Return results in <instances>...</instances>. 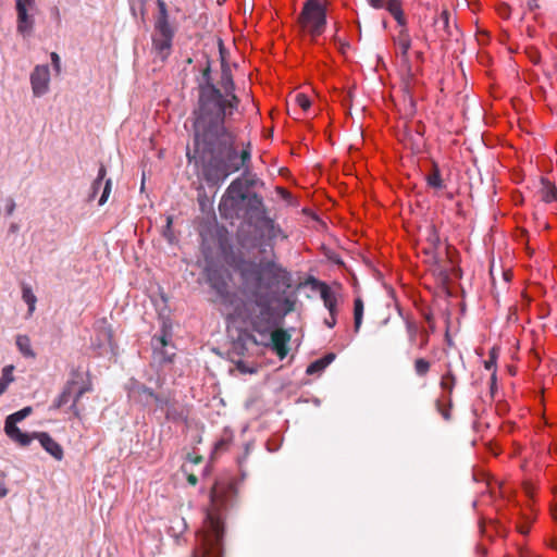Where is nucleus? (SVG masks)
Listing matches in <instances>:
<instances>
[{"instance_id": "1", "label": "nucleus", "mask_w": 557, "mask_h": 557, "mask_svg": "<svg viewBox=\"0 0 557 557\" xmlns=\"http://www.w3.org/2000/svg\"><path fill=\"white\" fill-rule=\"evenodd\" d=\"M202 77L193 111L194 149L187 151V158L201 169L209 185H219L250 162V145L238 153L235 135L226 126V121L240 103L231 72L222 71L220 84L223 91L211 82L209 66L203 70Z\"/></svg>"}, {"instance_id": "2", "label": "nucleus", "mask_w": 557, "mask_h": 557, "mask_svg": "<svg viewBox=\"0 0 557 557\" xmlns=\"http://www.w3.org/2000/svg\"><path fill=\"white\" fill-rule=\"evenodd\" d=\"M239 276L238 293L243 298L235 305L233 317L259 335L253 343L271 349L283 360L290 335L276 329L274 302L281 289L290 286V274L273 259H240L235 265Z\"/></svg>"}, {"instance_id": "3", "label": "nucleus", "mask_w": 557, "mask_h": 557, "mask_svg": "<svg viewBox=\"0 0 557 557\" xmlns=\"http://www.w3.org/2000/svg\"><path fill=\"white\" fill-rule=\"evenodd\" d=\"M237 495L235 478L225 475L215 480L191 557H223L224 520L227 511L236 505Z\"/></svg>"}, {"instance_id": "4", "label": "nucleus", "mask_w": 557, "mask_h": 557, "mask_svg": "<svg viewBox=\"0 0 557 557\" xmlns=\"http://www.w3.org/2000/svg\"><path fill=\"white\" fill-rule=\"evenodd\" d=\"M256 182L255 175L245 172L240 177H237L230 184L219 203V212L222 218L238 219L242 216L246 193Z\"/></svg>"}, {"instance_id": "5", "label": "nucleus", "mask_w": 557, "mask_h": 557, "mask_svg": "<svg viewBox=\"0 0 557 557\" xmlns=\"http://www.w3.org/2000/svg\"><path fill=\"white\" fill-rule=\"evenodd\" d=\"M158 9L159 14L154 22L152 47L158 57L164 61L171 53L175 30L169 22L168 9L164 1L158 0Z\"/></svg>"}, {"instance_id": "6", "label": "nucleus", "mask_w": 557, "mask_h": 557, "mask_svg": "<svg viewBox=\"0 0 557 557\" xmlns=\"http://www.w3.org/2000/svg\"><path fill=\"white\" fill-rule=\"evenodd\" d=\"M302 30L312 38L321 36L326 27V8L321 0H307L298 16Z\"/></svg>"}, {"instance_id": "7", "label": "nucleus", "mask_w": 557, "mask_h": 557, "mask_svg": "<svg viewBox=\"0 0 557 557\" xmlns=\"http://www.w3.org/2000/svg\"><path fill=\"white\" fill-rule=\"evenodd\" d=\"M207 281L210 287L216 293L221 301L224 304L232 302L233 308L243 298V296L240 295V297L237 300H235L234 302L232 301L233 295L230 292L228 276L221 269L208 268Z\"/></svg>"}, {"instance_id": "8", "label": "nucleus", "mask_w": 557, "mask_h": 557, "mask_svg": "<svg viewBox=\"0 0 557 557\" xmlns=\"http://www.w3.org/2000/svg\"><path fill=\"white\" fill-rule=\"evenodd\" d=\"M35 0H16V30L24 38L29 37L34 29V17L28 14L27 8H33Z\"/></svg>"}, {"instance_id": "9", "label": "nucleus", "mask_w": 557, "mask_h": 557, "mask_svg": "<svg viewBox=\"0 0 557 557\" xmlns=\"http://www.w3.org/2000/svg\"><path fill=\"white\" fill-rule=\"evenodd\" d=\"M434 37L432 40L446 41L449 40L457 32V25L450 24V13L447 10H443L433 22Z\"/></svg>"}, {"instance_id": "10", "label": "nucleus", "mask_w": 557, "mask_h": 557, "mask_svg": "<svg viewBox=\"0 0 557 557\" xmlns=\"http://www.w3.org/2000/svg\"><path fill=\"white\" fill-rule=\"evenodd\" d=\"M30 85L35 97H41L49 91L50 71L48 65H36L30 74Z\"/></svg>"}, {"instance_id": "11", "label": "nucleus", "mask_w": 557, "mask_h": 557, "mask_svg": "<svg viewBox=\"0 0 557 557\" xmlns=\"http://www.w3.org/2000/svg\"><path fill=\"white\" fill-rule=\"evenodd\" d=\"M242 216L247 218L248 221L250 223H253L255 225L259 223L263 216H267L263 208L262 198L259 195L246 194V200L244 202V211L242 213Z\"/></svg>"}, {"instance_id": "12", "label": "nucleus", "mask_w": 557, "mask_h": 557, "mask_svg": "<svg viewBox=\"0 0 557 557\" xmlns=\"http://www.w3.org/2000/svg\"><path fill=\"white\" fill-rule=\"evenodd\" d=\"M396 47V54L401 58L405 63H409V50L411 48V36L408 29V23L398 26V32L392 37Z\"/></svg>"}, {"instance_id": "13", "label": "nucleus", "mask_w": 557, "mask_h": 557, "mask_svg": "<svg viewBox=\"0 0 557 557\" xmlns=\"http://www.w3.org/2000/svg\"><path fill=\"white\" fill-rule=\"evenodd\" d=\"M315 288L319 290L320 297L329 313L337 314L338 300L336 293L325 282L321 281H315Z\"/></svg>"}, {"instance_id": "14", "label": "nucleus", "mask_w": 557, "mask_h": 557, "mask_svg": "<svg viewBox=\"0 0 557 557\" xmlns=\"http://www.w3.org/2000/svg\"><path fill=\"white\" fill-rule=\"evenodd\" d=\"M256 227L267 237L269 242L277 238L285 239L287 236L284 234L282 228L275 224L274 220L269 216H263L262 220L256 224Z\"/></svg>"}, {"instance_id": "15", "label": "nucleus", "mask_w": 557, "mask_h": 557, "mask_svg": "<svg viewBox=\"0 0 557 557\" xmlns=\"http://www.w3.org/2000/svg\"><path fill=\"white\" fill-rule=\"evenodd\" d=\"M457 375L454 372L451 363H446L445 372L443 373L440 380V387L445 393V399L449 404L451 403L453 393L457 385Z\"/></svg>"}, {"instance_id": "16", "label": "nucleus", "mask_w": 557, "mask_h": 557, "mask_svg": "<svg viewBox=\"0 0 557 557\" xmlns=\"http://www.w3.org/2000/svg\"><path fill=\"white\" fill-rule=\"evenodd\" d=\"M154 394L156 393L151 388L137 381L131 382L128 387L129 398L143 405H148L151 400H153Z\"/></svg>"}, {"instance_id": "17", "label": "nucleus", "mask_w": 557, "mask_h": 557, "mask_svg": "<svg viewBox=\"0 0 557 557\" xmlns=\"http://www.w3.org/2000/svg\"><path fill=\"white\" fill-rule=\"evenodd\" d=\"M34 437L39 441L42 448L48 454H50L54 459L62 460L63 448L48 433H46V432L34 433Z\"/></svg>"}, {"instance_id": "18", "label": "nucleus", "mask_w": 557, "mask_h": 557, "mask_svg": "<svg viewBox=\"0 0 557 557\" xmlns=\"http://www.w3.org/2000/svg\"><path fill=\"white\" fill-rule=\"evenodd\" d=\"M4 432L5 434L13 441L16 442L21 446H28L34 437L27 433H23L17 426L15 422H11L5 419L4 422Z\"/></svg>"}, {"instance_id": "19", "label": "nucleus", "mask_w": 557, "mask_h": 557, "mask_svg": "<svg viewBox=\"0 0 557 557\" xmlns=\"http://www.w3.org/2000/svg\"><path fill=\"white\" fill-rule=\"evenodd\" d=\"M4 432L5 434L13 441L16 442L21 446H28L34 437L27 433H23L17 426L15 422H11L5 419L4 422Z\"/></svg>"}, {"instance_id": "20", "label": "nucleus", "mask_w": 557, "mask_h": 557, "mask_svg": "<svg viewBox=\"0 0 557 557\" xmlns=\"http://www.w3.org/2000/svg\"><path fill=\"white\" fill-rule=\"evenodd\" d=\"M187 409L175 398L172 400V403L169 404V407L165 409V419L168 421L183 422L187 420Z\"/></svg>"}, {"instance_id": "21", "label": "nucleus", "mask_w": 557, "mask_h": 557, "mask_svg": "<svg viewBox=\"0 0 557 557\" xmlns=\"http://www.w3.org/2000/svg\"><path fill=\"white\" fill-rule=\"evenodd\" d=\"M171 339V334L166 330H162L160 335H154L152 337V345L156 351L160 350L163 356V361L171 362L174 352L169 354L166 350V346L169 345Z\"/></svg>"}, {"instance_id": "22", "label": "nucleus", "mask_w": 557, "mask_h": 557, "mask_svg": "<svg viewBox=\"0 0 557 557\" xmlns=\"http://www.w3.org/2000/svg\"><path fill=\"white\" fill-rule=\"evenodd\" d=\"M78 385V382L74 379L69 380L64 385L61 394L54 399L52 404L53 409H59L66 405L73 397L74 388Z\"/></svg>"}, {"instance_id": "23", "label": "nucleus", "mask_w": 557, "mask_h": 557, "mask_svg": "<svg viewBox=\"0 0 557 557\" xmlns=\"http://www.w3.org/2000/svg\"><path fill=\"white\" fill-rule=\"evenodd\" d=\"M90 391H91L90 382H83L81 385L78 384L74 388V393H73V397H72V405L70 406V411L73 413L74 417L81 418V408L78 407V401L85 393H88Z\"/></svg>"}, {"instance_id": "24", "label": "nucleus", "mask_w": 557, "mask_h": 557, "mask_svg": "<svg viewBox=\"0 0 557 557\" xmlns=\"http://www.w3.org/2000/svg\"><path fill=\"white\" fill-rule=\"evenodd\" d=\"M384 9L395 18L398 26H404L407 23L400 0H387Z\"/></svg>"}, {"instance_id": "25", "label": "nucleus", "mask_w": 557, "mask_h": 557, "mask_svg": "<svg viewBox=\"0 0 557 557\" xmlns=\"http://www.w3.org/2000/svg\"><path fill=\"white\" fill-rule=\"evenodd\" d=\"M540 198L545 203H552L557 200V187L546 178L541 180Z\"/></svg>"}, {"instance_id": "26", "label": "nucleus", "mask_w": 557, "mask_h": 557, "mask_svg": "<svg viewBox=\"0 0 557 557\" xmlns=\"http://www.w3.org/2000/svg\"><path fill=\"white\" fill-rule=\"evenodd\" d=\"M424 319L428 322V329L420 330L419 348L425 349L430 342V335L435 332V322L431 312L424 313Z\"/></svg>"}, {"instance_id": "27", "label": "nucleus", "mask_w": 557, "mask_h": 557, "mask_svg": "<svg viewBox=\"0 0 557 557\" xmlns=\"http://www.w3.org/2000/svg\"><path fill=\"white\" fill-rule=\"evenodd\" d=\"M431 368L432 362L424 357H418L413 360L414 374L420 379L426 377L431 371Z\"/></svg>"}, {"instance_id": "28", "label": "nucleus", "mask_w": 557, "mask_h": 557, "mask_svg": "<svg viewBox=\"0 0 557 557\" xmlns=\"http://www.w3.org/2000/svg\"><path fill=\"white\" fill-rule=\"evenodd\" d=\"M426 183L430 187L435 189H443L445 187L437 164H433L431 172L426 175Z\"/></svg>"}, {"instance_id": "29", "label": "nucleus", "mask_w": 557, "mask_h": 557, "mask_svg": "<svg viewBox=\"0 0 557 557\" xmlns=\"http://www.w3.org/2000/svg\"><path fill=\"white\" fill-rule=\"evenodd\" d=\"M16 346L20 352L27 358H35V352L32 349V343L27 335H17Z\"/></svg>"}, {"instance_id": "30", "label": "nucleus", "mask_w": 557, "mask_h": 557, "mask_svg": "<svg viewBox=\"0 0 557 557\" xmlns=\"http://www.w3.org/2000/svg\"><path fill=\"white\" fill-rule=\"evenodd\" d=\"M364 305L360 297L354 300V329L355 332H359L363 319Z\"/></svg>"}, {"instance_id": "31", "label": "nucleus", "mask_w": 557, "mask_h": 557, "mask_svg": "<svg viewBox=\"0 0 557 557\" xmlns=\"http://www.w3.org/2000/svg\"><path fill=\"white\" fill-rule=\"evenodd\" d=\"M13 370V366H7L2 369V374L0 377V396L5 393L9 385L14 381Z\"/></svg>"}, {"instance_id": "32", "label": "nucleus", "mask_w": 557, "mask_h": 557, "mask_svg": "<svg viewBox=\"0 0 557 557\" xmlns=\"http://www.w3.org/2000/svg\"><path fill=\"white\" fill-rule=\"evenodd\" d=\"M22 299L27 304L28 314L32 315L33 312L35 311L37 297L33 293L32 288L27 285H24L22 287Z\"/></svg>"}, {"instance_id": "33", "label": "nucleus", "mask_w": 557, "mask_h": 557, "mask_svg": "<svg viewBox=\"0 0 557 557\" xmlns=\"http://www.w3.org/2000/svg\"><path fill=\"white\" fill-rule=\"evenodd\" d=\"M106 175H107L106 166L103 164H101L98 170L97 178L94 181V183L91 185V195H90L91 198L96 197V195L98 194Z\"/></svg>"}, {"instance_id": "34", "label": "nucleus", "mask_w": 557, "mask_h": 557, "mask_svg": "<svg viewBox=\"0 0 557 557\" xmlns=\"http://www.w3.org/2000/svg\"><path fill=\"white\" fill-rule=\"evenodd\" d=\"M406 331L408 334L409 342L411 344H413L417 341L418 335H420V329H419L418 324L414 321L407 319L406 320Z\"/></svg>"}, {"instance_id": "35", "label": "nucleus", "mask_w": 557, "mask_h": 557, "mask_svg": "<svg viewBox=\"0 0 557 557\" xmlns=\"http://www.w3.org/2000/svg\"><path fill=\"white\" fill-rule=\"evenodd\" d=\"M496 354L494 352V350L491 351L490 354V358L487 360L484 361V367L486 370H492V376H491V383H492V387L495 385L496 383Z\"/></svg>"}, {"instance_id": "36", "label": "nucleus", "mask_w": 557, "mask_h": 557, "mask_svg": "<svg viewBox=\"0 0 557 557\" xmlns=\"http://www.w3.org/2000/svg\"><path fill=\"white\" fill-rule=\"evenodd\" d=\"M32 413V408L30 407H25L10 416L7 417L8 420H10L11 422H21L22 420H24L26 417H28L29 414Z\"/></svg>"}, {"instance_id": "37", "label": "nucleus", "mask_w": 557, "mask_h": 557, "mask_svg": "<svg viewBox=\"0 0 557 557\" xmlns=\"http://www.w3.org/2000/svg\"><path fill=\"white\" fill-rule=\"evenodd\" d=\"M174 398L171 395L154 394L153 400L157 403L158 408L164 410L169 407Z\"/></svg>"}, {"instance_id": "38", "label": "nucleus", "mask_w": 557, "mask_h": 557, "mask_svg": "<svg viewBox=\"0 0 557 557\" xmlns=\"http://www.w3.org/2000/svg\"><path fill=\"white\" fill-rule=\"evenodd\" d=\"M295 102L304 111H307L311 107V101L309 97L305 94H297L295 96Z\"/></svg>"}, {"instance_id": "39", "label": "nucleus", "mask_w": 557, "mask_h": 557, "mask_svg": "<svg viewBox=\"0 0 557 557\" xmlns=\"http://www.w3.org/2000/svg\"><path fill=\"white\" fill-rule=\"evenodd\" d=\"M324 369V364L322 363V361H320V359H318L308 366L306 372L307 374L312 375L314 373L323 371Z\"/></svg>"}, {"instance_id": "40", "label": "nucleus", "mask_w": 557, "mask_h": 557, "mask_svg": "<svg viewBox=\"0 0 557 557\" xmlns=\"http://www.w3.org/2000/svg\"><path fill=\"white\" fill-rule=\"evenodd\" d=\"M450 407H451V404L449 405L448 401H447V406L446 407L442 404L441 400L436 401L437 411L442 414V417L445 420H449L450 419Z\"/></svg>"}, {"instance_id": "41", "label": "nucleus", "mask_w": 557, "mask_h": 557, "mask_svg": "<svg viewBox=\"0 0 557 557\" xmlns=\"http://www.w3.org/2000/svg\"><path fill=\"white\" fill-rule=\"evenodd\" d=\"M111 186H112L111 180H107L104 183V186H103L101 197L99 199V206H102L108 200L109 195L111 193Z\"/></svg>"}, {"instance_id": "42", "label": "nucleus", "mask_w": 557, "mask_h": 557, "mask_svg": "<svg viewBox=\"0 0 557 557\" xmlns=\"http://www.w3.org/2000/svg\"><path fill=\"white\" fill-rule=\"evenodd\" d=\"M172 223L173 219L172 216L166 218V225L163 230V236L168 238L170 242L172 240L173 234H172Z\"/></svg>"}, {"instance_id": "43", "label": "nucleus", "mask_w": 557, "mask_h": 557, "mask_svg": "<svg viewBox=\"0 0 557 557\" xmlns=\"http://www.w3.org/2000/svg\"><path fill=\"white\" fill-rule=\"evenodd\" d=\"M531 522H532L531 519H527L525 521L520 522L517 525V529H518L519 533H521L523 535H527L530 532Z\"/></svg>"}, {"instance_id": "44", "label": "nucleus", "mask_w": 557, "mask_h": 557, "mask_svg": "<svg viewBox=\"0 0 557 557\" xmlns=\"http://www.w3.org/2000/svg\"><path fill=\"white\" fill-rule=\"evenodd\" d=\"M367 2L373 9L380 10L385 8L387 0H367Z\"/></svg>"}, {"instance_id": "45", "label": "nucleus", "mask_w": 557, "mask_h": 557, "mask_svg": "<svg viewBox=\"0 0 557 557\" xmlns=\"http://www.w3.org/2000/svg\"><path fill=\"white\" fill-rule=\"evenodd\" d=\"M523 491L528 497L533 498L535 486L531 482H524Z\"/></svg>"}, {"instance_id": "46", "label": "nucleus", "mask_w": 557, "mask_h": 557, "mask_svg": "<svg viewBox=\"0 0 557 557\" xmlns=\"http://www.w3.org/2000/svg\"><path fill=\"white\" fill-rule=\"evenodd\" d=\"M337 323V314H332V313H329V318H326L324 320V324L330 327V329H333Z\"/></svg>"}, {"instance_id": "47", "label": "nucleus", "mask_w": 557, "mask_h": 557, "mask_svg": "<svg viewBox=\"0 0 557 557\" xmlns=\"http://www.w3.org/2000/svg\"><path fill=\"white\" fill-rule=\"evenodd\" d=\"M230 444L228 440L222 438L215 443L214 449L216 451L225 450Z\"/></svg>"}, {"instance_id": "48", "label": "nucleus", "mask_w": 557, "mask_h": 557, "mask_svg": "<svg viewBox=\"0 0 557 557\" xmlns=\"http://www.w3.org/2000/svg\"><path fill=\"white\" fill-rule=\"evenodd\" d=\"M51 61H52V65H53L54 70L57 71V73H59L61 70V63H60V58H59L58 53H55V52L51 53Z\"/></svg>"}, {"instance_id": "49", "label": "nucleus", "mask_w": 557, "mask_h": 557, "mask_svg": "<svg viewBox=\"0 0 557 557\" xmlns=\"http://www.w3.org/2000/svg\"><path fill=\"white\" fill-rule=\"evenodd\" d=\"M334 358H335L334 354H327L324 357L320 358V361H322V363L326 368L334 360Z\"/></svg>"}, {"instance_id": "50", "label": "nucleus", "mask_w": 557, "mask_h": 557, "mask_svg": "<svg viewBox=\"0 0 557 557\" xmlns=\"http://www.w3.org/2000/svg\"><path fill=\"white\" fill-rule=\"evenodd\" d=\"M14 209H15V202L12 199H10L7 205V214L11 215L14 212Z\"/></svg>"}, {"instance_id": "51", "label": "nucleus", "mask_w": 557, "mask_h": 557, "mask_svg": "<svg viewBox=\"0 0 557 557\" xmlns=\"http://www.w3.org/2000/svg\"><path fill=\"white\" fill-rule=\"evenodd\" d=\"M187 482L190 485H196L198 483V478L195 474L189 473L188 476H187Z\"/></svg>"}, {"instance_id": "52", "label": "nucleus", "mask_w": 557, "mask_h": 557, "mask_svg": "<svg viewBox=\"0 0 557 557\" xmlns=\"http://www.w3.org/2000/svg\"><path fill=\"white\" fill-rule=\"evenodd\" d=\"M8 495V488L3 482H0V498H3Z\"/></svg>"}, {"instance_id": "53", "label": "nucleus", "mask_w": 557, "mask_h": 557, "mask_svg": "<svg viewBox=\"0 0 557 557\" xmlns=\"http://www.w3.org/2000/svg\"><path fill=\"white\" fill-rule=\"evenodd\" d=\"M52 13L54 14L57 22L59 23L61 21L59 9L57 7H54L52 9Z\"/></svg>"}, {"instance_id": "54", "label": "nucleus", "mask_w": 557, "mask_h": 557, "mask_svg": "<svg viewBox=\"0 0 557 557\" xmlns=\"http://www.w3.org/2000/svg\"><path fill=\"white\" fill-rule=\"evenodd\" d=\"M555 493H557V487H556V491ZM552 513H553V517L554 519L557 520V504L554 506V508L552 509Z\"/></svg>"}, {"instance_id": "55", "label": "nucleus", "mask_w": 557, "mask_h": 557, "mask_svg": "<svg viewBox=\"0 0 557 557\" xmlns=\"http://www.w3.org/2000/svg\"><path fill=\"white\" fill-rule=\"evenodd\" d=\"M437 240H438V237H437L436 233L433 232V234H432V242L435 243Z\"/></svg>"}, {"instance_id": "56", "label": "nucleus", "mask_w": 557, "mask_h": 557, "mask_svg": "<svg viewBox=\"0 0 557 557\" xmlns=\"http://www.w3.org/2000/svg\"><path fill=\"white\" fill-rule=\"evenodd\" d=\"M16 228H17V226H16L15 224H12V225H11V231H12V232L16 231Z\"/></svg>"}, {"instance_id": "57", "label": "nucleus", "mask_w": 557, "mask_h": 557, "mask_svg": "<svg viewBox=\"0 0 557 557\" xmlns=\"http://www.w3.org/2000/svg\"><path fill=\"white\" fill-rule=\"evenodd\" d=\"M480 553H482V555H485L486 554V549L482 548V549H480Z\"/></svg>"}, {"instance_id": "58", "label": "nucleus", "mask_w": 557, "mask_h": 557, "mask_svg": "<svg viewBox=\"0 0 557 557\" xmlns=\"http://www.w3.org/2000/svg\"><path fill=\"white\" fill-rule=\"evenodd\" d=\"M480 553H482V555H485L486 554V549L482 548V549H480Z\"/></svg>"}, {"instance_id": "59", "label": "nucleus", "mask_w": 557, "mask_h": 557, "mask_svg": "<svg viewBox=\"0 0 557 557\" xmlns=\"http://www.w3.org/2000/svg\"><path fill=\"white\" fill-rule=\"evenodd\" d=\"M554 548L557 549V541L554 543Z\"/></svg>"}, {"instance_id": "60", "label": "nucleus", "mask_w": 557, "mask_h": 557, "mask_svg": "<svg viewBox=\"0 0 557 557\" xmlns=\"http://www.w3.org/2000/svg\"><path fill=\"white\" fill-rule=\"evenodd\" d=\"M0 476H4V473L0 470Z\"/></svg>"}]
</instances>
